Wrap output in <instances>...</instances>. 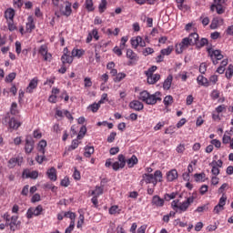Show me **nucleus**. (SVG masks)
I'll return each mask as SVG.
<instances>
[{
  "instance_id": "16",
  "label": "nucleus",
  "mask_w": 233,
  "mask_h": 233,
  "mask_svg": "<svg viewBox=\"0 0 233 233\" xmlns=\"http://www.w3.org/2000/svg\"><path fill=\"white\" fill-rule=\"evenodd\" d=\"M38 52L43 56L44 61H49V59H52V55L48 53V47L46 45L41 46Z\"/></svg>"
},
{
  "instance_id": "43",
  "label": "nucleus",
  "mask_w": 233,
  "mask_h": 233,
  "mask_svg": "<svg viewBox=\"0 0 233 233\" xmlns=\"http://www.w3.org/2000/svg\"><path fill=\"white\" fill-rule=\"evenodd\" d=\"M127 77V74L125 73H118L116 74V76L114 78L115 83H121L123 79Z\"/></svg>"
},
{
  "instance_id": "64",
  "label": "nucleus",
  "mask_w": 233,
  "mask_h": 233,
  "mask_svg": "<svg viewBox=\"0 0 233 233\" xmlns=\"http://www.w3.org/2000/svg\"><path fill=\"white\" fill-rule=\"evenodd\" d=\"M200 74H205L207 72V63H201L199 66Z\"/></svg>"
},
{
  "instance_id": "5",
  "label": "nucleus",
  "mask_w": 233,
  "mask_h": 233,
  "mask_svg": "<svg viewBox=\"0 0 233 233\" xmlns=\"http://www.w3.org/2000/svg\"><path fill=\"white\" fill-rule=\"evenodd\" d=\"M4 125H7L8 129L12 132V130H17L23 123L17 121L15 117L5 116L4 119Z\"/></svg>"
},
{
  "instance_id": "46",
  "label": "nucleus",
  "mask_w": 233,
  "mask_h": 233,
  "mask_svg": "<svg viewBox=\"0 0 233 233\" xmlns=\"http://www.w3.org/2000/svg\"><path fill=\"white\" fill-rule=\"evenodd\" d=\"M64 218H69V219H71V221L76 222V213H74L72 211L65 212Z\"/></svg>"
},
{
  "instance_id": "19",
  "label": "nucleus",
  "mask_w": 233,
  "mask_h": 233,
  "mask_svg": "<svg viewBox=\"0 0 233 233\" xmlns=\"http://www.w3.org/2000/svg\"><path fill=\"white\" fill-rule=\"evenodd\" d=\"M37 85H38L37 77L33 78L30 81L28 86L26 87L25 92L27 94H32L34 92V90H35V88H37Z\"/></svg>"
},
{
  "instance_id": "9",
  "label": "nucleus",
  "mask_w": 233,
  "mask_h": 233,
  "mask_svg": "<svg viewBox=\"0 0 233 233\" xmlns=\"http://www.w3.org/2000/svg\"><path fill=\"white\" fill-rule=\"evenodd\" d=\"M35 142L34 141V137L32 136H27L25 137V154H32L34 151Z\"/></svg>"
},
{
  "instance_id": "3",
  "label": "nucleus",
  "mask_w": 233,
  "mask_h": 233,
  "mask_svg": "<svg viewBox=\"0 0 233 233\" xmlns=\"http://www.w3.org/2000/svg\"><path fill=\"white\" fill-rule=\"evenodd\" d=\"M138 99L146 105H156L157 101H161V92L157 91L153 95H150L148 91L144 90L139 93Z\"/></svg>"
},
{
  "instance_id": "44",
  "label": "nucleus",
  "mask_w": 233,
  "mask_h": 233,
  "mask_svg": "<svg viewBox=\"0 0 233 233\" xmlns=\"http://www.w3.org/2000/svg\"><path fill=\"white\" fill-rule=\"evenodd\" d=\"M176 196H177V193L172 192L171 194L166 193L164 195L165 201H170L171 199H176Z\"/></svg>"
},
{
  "instance_id": "53",
  "label": "nucleus",
  "mask_w": 233,
  "mask_h": 233,
  "mask_svg": "<svg viewBox=\"0 0 233 233\" xmlns=\"http://www.w3.org/2000/svg\"><path fill=\"white\" fill-rule=\"evenodd\" d=\"M116 136H117V133L111 132L110 135L107 137V143H114Z\"/></svg>"
},
{
  "instance_id": "28",
  "label": "nucleus",
  "mask_w": 233,
  "mask_h": 233,
  "mask_svg": "<svg viewBox=\"0 0 233 233\" xmlns=\"http://www.w3.org/2000/svg\"><path fill=\"white\" fill-rule=\"evenodd\" d=\"M208 45V39L207 38H201L199 40V38H197L196 39V43H195V46L197 48H203V46Z\"/></svg>"
},
{
  "instance_id": "51",
  "label": "nucleus",
  "mask_w": 233,
  "mask_h": 233,
  "mask_svg": "<svg viewBox=\"0 0 233 233\" xmlns=\"http://www.w3.org/2000/svg\"><path fill=\"white\" fill-rule=\"evenodd\" d=\"M38 177L39 173L37 171H32L26 175V177H30L31 179H37Z\"/></svg>"
},
{
  "instance_id": "1",
  "label": "nucleus",
  "mask_w": 233,
  "mask_h": 233,
  "mask_svg": "<svg viewBox=\"0 0 233 233\" xmlns=\"http://www.w3.org/2000/svg\"><path fill=\"white\" fill-rule=\"evenodd\" d=\"M117 159L118 161L113 163V170H115V172H117L119 168H125L127 164L128 168H134V167L139 163V160L136 155H132V157L127 160L125 155L120 154L118 155Z\"/></svg>"
},
{
  "instance_id": "32",
  "label": "nucleus",
  "mask_w": 233,
  "mask_h": 233,
  "mask_svg": "<svg viewBox=\"0 0 233 233\" xmlns=\"http://www.w3.org/2000/svg\"><path fill=\"white\" fill-rule=\"evenodd\" d=\"M94 152H95L94 147L86 146L84 156H85V157H90L92 156V154H94Z\"/></svg>"
},
{
  "instance_id": "61",
  "label": "nucleus",
  "mask_w": 233,
  "mask_h": 233,
  "mask_svg": "<svg viewBox=\"0 0 233 233\" xmlns=\"http://www.w3.org/2000/svg\"><path fill=\"white\" fill-rule=\"evenodd\" d=\"M230 141H232V138L230 137V136H227V135H224V136H223L222 143H223L224 145H228V143H229V145H230Z\"/></svg>"
},
{
  "instance_id": "14",
  "label": "nucleus",
  "mask_w": 233,
  "mask_h": 233,
  "mask_svg": "<svg viewBox=\"0 0 233 233\" xmlns=\"http://www.w3.org/2000/svg\"><path fill=\"white\" fill-rule=\"evenodd\" d=\"M129 108H131V110H135L136 112H141V110L145 108V106L139 100H133L129 103Z\"/></svg>"
},
{
  "instance_id": "49",
  "label": "nucleus",
  "mask_w": 233,
  "mask_h": 233,
  "mask_svg": "<svg viewBox=\"0 0 233 233\" xmlns=\"http://www.w3.org/2000/svg\"><path fill=\"white\" fill-rule=\"evenodd\" d=\"M74 169L73 177L76 181H79V179H81V173L77 170V167H74Z\"/></svg>"
},
{
  "instance_id": "15",
  "label": "nucleus",
  "mask_w": 233,
  "mask_h": 233,
  "mask_svg": "<svg viewBox=\"0 0 233 233\" xmlns=\"http://www.w3.org/2000/svg\"><path fill=\"white\" fill-rule=\"evenodd\" d=\"M156 179V173L154 174H143L142 175V179L140 181V185H143V183H145L146 185H150V183H152L153 180Z\"/></svg>"
},
{
  "instance_id": "13",
  "label": "nucleus",
  "mask_w": 233,
  "mask_h": 233,
  "mask_svg": "<svg viewBox=\"0 0 233 233\" xmlns=\"http://www.w3.org/2000/svg\"><path fill=\"white\" fill-rule=\"evenodd\" d=\"M65 5V10L63 9V5L59 7V10L62 13V15H66V17H70V15H72V3L66 1Z\"/></svg>"
},
{
  "instance_id": "42",
  "label": "nucleus",
  "mask_w": 233,
  "mask_h": 233,
  "mask_svg": "<svg viewBox=\"0 0 233 233\" xmlns=\"http://www.w3.org/2000/svg\"><path fill=\"white\" fill-rule=\"evenodd\" d=\"M157 70V66H153L149 67L147 71H145V75L147 77H149L150 76H154V73Z\"/></svg>"
},
{
  "instance_id": "63",
  "label": "nucleus",
  "mask_w": 233,
  "mask_h": 233,
  "mask_svg": "<svg viewBox=\"0 0 233 233\" xmlns=\"http://www.w3.org/2000/svg\"><path fill=\"white\" fill-rule=\"evenodd\" d=\"M211 98L215 101L216 99H219V91L213 90L211 93Z\"/></svg>"
},
{
  "instance_id": "34",
  "label": "nucleus",
  "mask_w": 233,
  "mask_h": 233,
  "mask_svg": "<svg viewBox=\"0 0 233 233\" xmlns=\"http://www.w3.org/2000/svg\"><path fill=\"white\" fill-rule=\"evenodd\" d=\"M107 5H108V2H106V0H101L98 5L99 14L105 13V11L106 10Z\"/></svg>"
},
{
  "instance_id": "54",
  "label": "nucleus",
  "mask_w": 233,
  "mask_h": 233,
  "mask_svg": "<svg viewBox=\"0 0 233 233\" xmlns=\"http://www.w3.org/2000/svg\"><path fill=\"white\" fill-rule=\"evenodd\" d=\"M171 207H172L173 210H176V212H177V210L179 208V199L173 200L171 202Z\"/></svg>"
},
{
  "instance_id": "17",
  "label": "nucleus",
  "mask_w": 233,
  "mask_h": 233,
  "mask_svg": "<svg viewBox=\"0 0 233 233\" xmlns=\"http://www.w3.org/2000/svg\"><path fill=\"white\" fill-rule=\"evenodd\" d=\"M151 205L155 206V207H164L165 206V198H161V197H159L158 195H155L152 198L151 200Z\"/></svg>"
},
{
  "instance_id": "27",
  "label": "nucleus",
  "mask_w": 233,
  "mask_h": 233,
  "mask_svg": "<svg viewBox=\"0 0 233 233\" xmlns=\"http://www.w3.org/2000/svg\"><path fill=\"white\" fill-rule=\"evenodd\" d=\"M197 81L201 86H210L208 79L201 75L198 76Z\"/></svg>"
},
{
  "instance_id": "50",
  "label": "nucleus",
  "mask_w": 233,
  "mask_h": 233,
  "mask_svg": "<svg viewBox=\"0 0 233 233\" xmlns=\"http://www.w3.org/2000/svg\"><path fill=\"white\" fill-rule=\"evenodd\" d=\"M15 73H10L6 77H5V83H12V81H14V79H15Z\"/></svg>"
},
{
  "instance_id": "40",
  "label": "nucleus",
  "mask_w": 233,
  "mask_h": 233,
  "mask_svg": "<svg viewBox=\"0 0 233 233\" xmlns=\"http://www.w3.org/2000/svg\"><path fill=\"white\" fill-rule=\"evenodd\" d=\"M79 147V140L74 139L71 143V145L68 147V152H72V150H76Z\"/></svg>"
},
{
  "instance_id": "39",
  "label": "nucleus",
  "mask_w": 233,
  "mask_h": 233,
  "mask_svg": "<svg viewBox=\"0 0 233 233\" xmlns=\"http://www.w3.org/2000/svg\"><path fill=\"white\" fill-rule=\"evenodd\" d=\"M10 112L12 116H17L19 114V110L17 109V103L13 102L10 107Z\"/></svg>"
},
{
  "instance_id": "21",
  "label": "nucleus",
  "mask_w": 233,
  "mask_h": 233,
  "mask_svg": "<svg viewBox=\"0 0 233 233\" xmlns=\"http://www.w3.org/2000/svg\"><path fill=\"white\" fill-rule=\"evenodd\" d=\"M46 176L50 179V181H57V170L56 167H51L46 171Z\"/></svg>"
},
{
  "instance_id": "52",
  "label": "nucleus",
  "mask_w": 233,
  "mask_h": 233,
  "mask_svg": "<svg viewBox=\"0 0 233 233\" xmlns=\"http://www.w3.org/2000/svg\"><path fill=\"white\" fill-rule=\"evenodd\" d=\"M219 207H222L225 208V205H227V197L225 195H223L218 201V204Z\"/></svg>"
},
{
  "instance_id": "20",
  "label": "nucleus",
  "mask_w": 233,
  "mask_h": 233,
  "mask_svg": "<svg viewBox=\"0 0 233 233\" xmlns=\"http://www.w3.org/2000/svg\"><path fill=\"white\" fill-rule=\"evenodd\" d=\"M163 181V173L161 170H156L155 171V179L152 180L153 187H156L157 183H161Z\"/></svg>"
},
{
  "instance_id": "47",
  "label": "nucleus",
  "mask_w": 233,
  "mask_h": 233,
  "mask_svg": "<svg viewBox=\"0 0 233 233\" xmlns=\"http://www.w3.org/2000/svg\"><path fill=\"white\" fill-rule=\"evenodd\" d=\"M215 112L217 114H221L222 112H227V106L225 105H220L215 108Z\"/></svg>"
},
{
  "instance_id": "55",
  "label": "nucleus",
  "mask_w": 233,
  "mask_h": 233,
  "mask_svg": "<svg viewBox=\"0 0 233 233\" xmlns=\"http://www.w3.org/2000/svg\"><path fill=\"white\" fill-rule=\"evenodd\" d=\"M75 227H76V222L71 221L70 224H69V227H67L66 228L65 233H72V231L74 230Z\"/></svg>"
},
{
  "instance_id": "60",
  "label": "nucleus",
  "mask_w": 233,
  "mask_h": 233,
  "mask_svg": "<svg viewBox=\"0 0 233 233\" xmlns=\"http://www.w3.org/2000/svg\"><path fill=\"white\" fill-rule=\"evenodd\" d=\"M3 218L5 219V221L6 223V227H8V225H10V221L12 220V217H10V214L5 213L3 215Z\"/></svg>"
},
{
  "instance_id": "25",
  "label": "nucleus",
  "mask_w": 233,
  "mask_h": 233,
  "mask_svg": "<svg viewBox=\"0 0 233 233\" xmlns=\"http://www.w3.org/2000/svg\"><path fill=\"white\" fill-rule=\"evenodd\" d=\"M27 23L25 25L26 32H29V34L32 32V30L35 29V24H34V17L28 16Z\"/></svg>"
},
{
  "instance_id": "18",
  "label": "nucleus",
  "mask_w": 233,
  "mask_h": 233,
  "mask_svg": "<svg viewBox=\"0 0 233 233\" xmlns=\"http://www.w3.org/2000/svg\"><path fill=\"white\" fill-rule=\"evenodd\" d=\"M223 23H224L223 18L215 17L211 21V24L209 26H210L211 30H216V29H218V26H223Z\"/></svg>"
},
{
  "instance_id": "22",
  "label": "nucleus",
  "mask_w": 233,
  "mask_h": 233,
  "mask_svg": "<svg viewBox=\"0 0 233 233\" xmlns=\"http://www.w3.org/2000/svg\"><path fill=\"white\" fill-rule=\"evenodd\" d=\"M177 177H178V174L177 169H171L167 173V179L169 182L176 181Z\"/></svg>"
},
{
  "instance_id": "35",
  "label": "nucleus",
  "mask_w": 233,
  "mask_h": 233,
  "mask_svg": "<svg viewBox=\"0 0 233 233\" xmlns=\"http://www.w3.org/2000/svg\"><path fill=\"white\" fill-rule=\"evenodd\" d=\"M194 177L197 183H199V181L205 182V177H207V175L205 173H197L194 175Z\"/></svg>"
},
{
  "instance_id": "38",
  "label": "nucleus",
  "mask_w": 233,
  "mask_h": 233,
  "mask_svg": "<svg viewBox=\"0 0 233 233\" xmlns=\"http://www.w3.org/2000/svg\"><path fill=\"white\" fill-rule=\"evenodd\" d=\"M172 50H174V46H169L167 48L161 49L160 54H162V56H170Z\"/></svg>"
},
{
  "instance_id": "24",
  "label": "nucleus",
  "mask_w": 233,
  "mask_h": 233,
  "mask_svg": "<svg viewBox=\"0 0 233 233\" xmlns=\"http://www.w3.org/2000/svg\"><path fill=\"white\" fill-rule=\"evenodd\" d=\"M127 57L133 63H135L136 61H139V56H137V54L134 53L132 49L127 50Z\"/></svg>"
},
{
  "instance_id": "11",
  "label": "nucleus",
  "mask_w": 233,
  "mask_h": 233,
  "mask_svg": "<svg viewBox=\"0 0 233 233\" xmlns=\"http://www.w3.org/2000/svg\"><path fill=\"white\" fill-rule=\"evenodd\" d=\"M194 203V197H189L187 198L186 201L184 202H180L178 204V210L180 212H187L188 210V208L190 207V205Z\"/></svg>"
},
{
  "instance_id": "41",
  "label": "nucleus",
  "mask_w": 233,
  "mask_h": 233,
  "mask_svg": "<svg viewBox=\"0 0 233 233\" xmlns=\"http://www.w3.org/2000/svg\"><path fill=\"white\" fill-rule=\"evenodd\" d=\"M232 76H233V66L232 64H230L226 70V77L227 79H232Z\"/></svg>"
},
{
  "instance_id": "12",
  "label": "nucleus",
  "mask_w": 233,
  "mask_h": 233,
  "mask_svg": "<svg viewBox=\"0 0 233 233\" xmlns=\"http://www.w3.org/2000/svg\"><path fill=\"white\" fill-rule=\"evenodd\" d=\"M16 165H18V167H21V165H23V157L18 156L16 157H12L7 162L8 168H15Z\"/></svg>"
},
{
  "instance_id": "48",
  "label": "nucleus",
  "mask_w": 233,
  "mask_h": 233,
  "mask_svg": "<svg viewBox=\"0 0 233 233\" xmlns=\"http://www.w3.org/2000/svg\"><path fill=\"white\" fill-rule=\"evenodd\" d=\"M135 38L137 39V43H138L139 46H141L142 48L147 46V42H145V40H143V37L138 35Z\"/></svg>"
},
{
  "instance_id": "31",
  "label": "nucleus",
  "mask_w": 233,
  "mask_h": 233,
  "mask_svg": "<svg viewBox=\"0 0 233 233\" xmlns=\"http://www.w3.org/2000/svg\"><path fill=\"white\" fill-rule=\"evenodd\" d=\"M61 61H62L63 65H65L66 63H68L70 65L74 61V56H72L70 55H63L61 56Z\"/></svg>"
},
{
  "instance_id": "56",
  "label": "nucleus",
  "mask_w": 233,
  "mask_h": 233,
  "mask_svg": "<svg viewBox=\"0 0 233 233\" xmlns=\"http://www.w3.org/2000/svg\"><path fill=\"white\" fill-rule=\"evenodd\" d=\"M46 160V157H45V155L42 154V156H36L35 157V161L36 163H38L39 165H42L43 161Z\"/></svg>"
},
{
  "instance_id": "4",
  "label": "nucleus",
  "mask_w": 233,
  "mask_h": 233,
  "mask_svg": "<svg viewBox=\"0 0 233 233\" xmlns=\"http://www.w3.org/2000/svg\"><path fill=\"white\" fill-rule=\"evenodd\" d=\"M207 52L213 63V65H218L219 61L223 59V55L221 54V50L219 49H214L212 47H208Z\"/></svg>"
},
{
  "instance_id": "10",
  "label": "nucleus",
  "mask_w": 233,
  "mask_h": 233,
  "mask_svg": "<svg viewBox=\"0 0 233 233\" xmlns=\"http://www.w3.org/2000/svg\"><path fill=\"white\" fill-rule=\"evenodd\" d=\"M17 219H19V217L13 216L11 217V220L8 224V227H10V230H12L13 232H15V230L21 229V221Z\"/></svg>"
},
{
  "instance_id": "2",
  "label": "nucleus",
  "mask_w": 233,
  "mask_h": 233,
  "mask_svg": "<svg viewBox=\"0 0 233 233\" xmlns=\"http://www.w3.org/2000/svg\"><path fill=\"white\" fill-rule=\"evenodd\" d=\"M196 39H199L198 33H191L188 37L183 38L181 43L176 46L177 54H183V51L187 50L188 46H194Z\"/></svg>"
},
{
  "instance_id": "29",
  "label": "nucleus",
  "mask_w": 233,
  "mask_h": 233,
  "mask_svg": "<svg viewBox=\"0 0 233 233\" xmlns=\"http://www.w3.org/2000/svg\"><path fill=\"white\" fill-rule=\"evenodd\" d=\"M172 75H169L167 79L164 81L163 88L164 90H170V87L172 86Z\"/></svg>"
},
{
  "instance_id": "59",
  "label": "nucleus",
  "mask_w": 233,
  "mask_h": 233,
  "mask_svg": "<svg viewBox=\"0 0 233 233\" xmlns=\"http://www.w3.org/2000/svg\"><path fill=\"white\" fill-rule=\"evenodd\" d=\"M84 85L86 88H90V86H92V79L90 77H86L84 79Z\"/></svg>"
},
{
  "instance_id": "37",
  "label": "nucleus",
  "mask_w": 233,
  "mask_h": 233,
  "mask_svg": "<svg viewBox=\"0 0 233 233\" xmlns=\"http://www.w3.org/2000/svg\"><path fill=\"white\" fill-rule=\"evenodd\" d=\"M165 106H170V105H172V103H174V97H172V96L168 95L164 98L163 101Z\"/></svg>"
},
{
  "instance_id": "23",
  "label": "nucleus",
  "mask_w": 233,
  "mask_h": 233,
  "mask_svg": "<svg viewBox=\"0 0 233 233\" xmlns=\"http://www.w3.org/2000/svg\"><path fill=\"white\" fill-rule=\"evenodd\" d=\"M14 17H15V10L14 8L9 7L5 11V18L9 21H14Z\"/></svg>"
},
{
  "instance_id": "45",
  "label": "nucleus",
  "mask_w": 233,
  "mask_h": 233,
  "mask_svg": "<svg viewBox=\"0 0 233 233\" xmlns=\"http://www.w3.org/2000/svg\"><path fill=\"white\" fill-rule=\"evenodd\" d=\"M89 108H90L91 112L96 114V112H97V110H99V108H101V104H99V102L98 103H94V104L89 106Z\"/></svg>"
},
{
  "instance_id": "62",
  "label": "nucleus",
  "mask_w": 233,
  "mask_h": 233,
  "mask_svg": "<svg viewBox=\"0 0 233 233\" xmlns=\"http://www.w3.org/2000/svg\"><path fill=\"white\" fill-rule=\"evenodd\" d=\"M163 127H165V121L158 122V123L154 127L155 132H157V130H161V129L163 128Z\"/></svg>"
},
{
  "instance_id": "26",
  "label": "nucleus",
  "mask_w": 233,
  "mask_h": 233,
  "mask_svg": "<svg viewBox=\"0 0 233 233\" xmlns=\"http://www.w3.org/2000/svg\"><path fill=\"white\" fill-rule=\"evenodd\" d=\"M147 77L148 85H156V83H157L159 81V79H161V75L155 74V75H151L150 76H147Z\"/></svg>"
},
{
  "instance_id": "58",
  "label": "nucleus",
  "mask_w": 233,
  "mask_h": 233,
  "mask_svg": "<svg viewBox=\"0 0 233 233\" xmlns=\"http://www.w3.org/2000/svg\"><path fill=\"white\" fill-rule=\"evenodd\" d=\"M150 54H154V48L152 47H146L143 51V56H150Z\"/></svg>"
},
{
  "instance_id": "57",
  "label": "nucleus",
  "mask_w": 233,
  "mask_h": 233,
  "mask_svg": "<svg viewBox=\"0 0 233 233\" xmlns=\"http://www.w3.org/2000/svg\"><path fill=\"white\" fill-rule=\"evenodd\" d=\"M106 101H108V94L104 93V94H102L101 98L98 101V103H99V105H103V104H105Z\"/></svg>"
},
{
  "instance_id": "33",
  "label": "nucleus",
  "mask_w": 233,
  "mask_h": 233,
  "mask_svg": "<svg viewBox=\"0 0 233 233\" xmlns=\"http://www.w3.org/2000/svg\"><path fill=\"white\" fill-rule=\"evenodd\" d=\"M45 148H46V140H41L38 143V152H40V154H42L43 156H45Z\"/></svg>"
},
{
  "instance_id": "6",
  "label": "nucleus",
  "mask_w": 233,
  "mask_h": 233,
  "mask_svg": "<svg viewBox=\"0 0 233 233\" xmlns=\"http://www.w3.org/2000/svg\"><path fill=\"white\" fill-rule=\"evenodd\" d=\"M44 210L42 205H38L36 208H29L26 212V218L27 219H32L34 216H41Z\"/></svg>"
},
{
  "instance_id": "30",
  "label": "nucleus",
  "mask_w": 233,
  "mask_h": 233,
  "mask_svg": "<svg viewBox=\"0 0 233 233\" xmlns=\"http://www.w3.org/2000/svg\"><path fill=\"white\" fill-rule=\"evenodd\" d=\"M71 54L72 57H77L79 59L80 57H83V56H85V50L74 48Z\"/></svg>"
},
{
  "instance_id": "7",
  "label": "nucleus",
  "mask_w": 233,
  "mask_h": 233,
  "mask_svg": "<svg viewBox=\"0 0 233 233\" xmlns=\"http://www.w3.org/2000/svg\"><path fill=\"white\" fill-rule=\"evenodd\" d=\"M225 3H227V0H214V4L210 7L211 12H214L216 8L217 14H225V9L223 8Z\"/></svg>"
},
{
  "instance_id": "36",
  "label": "nucleus",
  "mask_w": 233,
  "mask_h": 233,
  "mask_svg": "<svg viewBox=\"0 0 233 233\" xmlns=\"http://www.w3.org/2000/svg\"><path fill=\"white\" fill-rule=\"evenodd\" d=\"M86 8L87 10V12H94L95 8H94V1L92 0H86Z\"/></svg>"
},
{
  "instance_id": "8",
  "label": "nucleus",
  "mask_w": 233,
  "mask_h": 233,
  "mask_svg": "<svg viewBox=\"0 0 233 233\" xmlns=\"http://www.w3.org/2000/svg\"><path fill=\"white\" fill-rule=\"evenodd\" d=\"M209 167H212L211 174H213V176H219V168L223 167V160L221 159H218V161L213 160L209 164Z\"/></svg>"
}]
</instances>
